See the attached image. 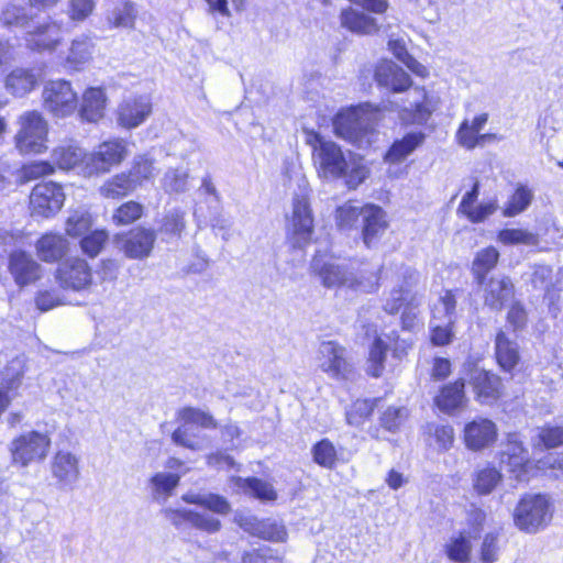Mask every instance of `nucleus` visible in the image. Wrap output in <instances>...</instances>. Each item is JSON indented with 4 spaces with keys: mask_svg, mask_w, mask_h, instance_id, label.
Returning <instances> with one entry per match:
<instances>
[{
    "mask_svg": "<svg viewBox=\"0 0 563 563\" xmlns=\"http://www.w3.org/2000/svg\"><path fill=\"white\" fill-rule=\"evenodd\" d=\"M538 443L551 450L563 445V426L544 424L538 432Z\"/></svg>",
    "mask_w": 563,
    "mask_h": 563,
    "instance_id": "e2e57ef3",
    "label": "nucleus"
},
{
    "mask_svg": "<svg viewBox=\"0 0 563 563\" xmlns=\"http://www.w3.org/2000/svg\"><path fill=\"white\" fill-rule=\"evenodd\" d=\"M360 218V238L367 249H372L389 228L388 214L383 207L373 202L356 207L350 200L335 208L334 219L339 230L356 229Z\"/></svg>",
    "mask_w": 563,
    "mask_h": 563,
    "instance_id": "7ed1b4c3",
    "label": "nucleus"
},
{
    "mask_svg": "<svg viewBox=\"0 0 563 563\" xmlns=\"http://www.w3.org/2000/svg\"><path fill=\"white\" fill-rule=\"evenodd\" d=\"M53 164L56 169L71 170L79 168L84 175V166L88 161L87 152L77 144H63L52 151Z\"/></svg>",
    "mask_w": 563,
    "mask_h": 563,
    "instance_id": "72a5a7b5",
    "label": "nucleus"
},
{
    "mask_svg": "<svg viewBox=\"0 0 563 563\" xmlns=\"http://www.w3.org/2000/svg\"><path fill=\"white\" fill-rule=\"evenodd\" d=\"M467 374L474 400L478 405L495 407L505 401L507 390L499 374L478 367L475 362L467 368Z\"/></svg>",
    "mask_w": 563,
    "mask_h": 563,
    "instance_id": "9b49d317",
    "label": "nucleus"
},
{
    "mask_svg": "<svg viewBox=\"0 0 563 563\" xmlns=\"http://www.w3.org/2000/svg\"><path fill=\"white\" fill-rule=\"evenodd\" d=\"M128 156L126 142L115 137L101 142L97 148L87 153L84 176L91 177L110 173L121 165Z\"/></svg>",
    "mask_w": 563,
    "mask_h": 563,
    "instance_id": "f8f14e48",
    "label": "nucleus"
},
{
    "mask_svg": "<svg viewBox=\"0 0 563 563\" xmlns=\"http://www.w3.org/2000/svg\"><path fill=\"white\" fill-rule=\"evenodd\" d=\"M135 16L134 5L131 2H123L111 12L108 23L110 27H132Z\"/></svg>",
    "mask_w": 563,
    "mask_h": 563,
    "instance_id": "680f3d73",
    "label": "nucleus"
},
{
    "mask_svg": "<svg viewBox=\"0 0 563 563\" xmlns=\"http://www.w3.org/2000/svg\"><path fill=\"white\" fill-rule=\"evenodd\" d=\"M320 369L336 380H347L354 373V364L349 351L338 341L330 340L321 343L319 351Z\"/></svg>",
    "mask_w": 563,
    "mask_h": 563,
    "instance_id": "f3484780",
    "label": "nucleus"
},
{
    "mask_svg": "<svg viewBox=\"0 0 563 563\" xmlns=\"http://www.w3.org/2000/svg\"><path fill=\"white\" fill-rule=\"evenodd\" d=\"M382 398H358L350 405L345 412L346 423L350 426H361L368 421L375 409L378 407Z\"/></svg>",
    "mask_w": 563,
    "mask_h": 563,
    "instance_id": "a18cd8bd",
    "label": "nucleus"
},
{
    "mask_svg": "<svg viewBox=\"0 0 563 563\" xmlns=\"http://www.w3.org/2000/svg\"><path fill=\"white\" fill-rule=\"evenodd\" d=\"M146 214L145 206L136 200H126L112 211V223L118 228L129 227L141 221Z\"/></svg>",
    "mask_w": 563,
    "mask_h": 563,
    "instance_id": "c03bdc74",
    "label": "nucleus"
},
{
    "mask_svg": "<svg viewBox=\"0 0 563 563\" xmlns=\"http://www.w3.org/2000/svg\"><path fill=\"white\" fill-rule=\"evenodd\" d=\"M25 46L33 53H53L64 42L63 23L48 19L24 34Z\"/></svg>",
    "mask_w": 563,
    "mask_h": 563,
    "instance_id": "6ab92c4d",
    "label": "nucleus"
},
{
    "mask_svg": "<svg viewBox=\"0 0 563 563\" xmlns=\"http://www.w3.org/2000/svg\"><path fill=\"white\" fill-rule=\"evenodd\" d=\"M311 273L317 276L325 288L345 287L366 294L376 292L380 286V269H375L365 262L356 269L347 272L324 255H314L311 261Z\"/></svg>",
    "mask_w": 563,
    "mask_h": 563,
    "instance_id": "f03ea898",
    "label": "nucleus"
},
{
    "mask_svg": "<svg viewBox=\"0 0 563 563\" xmlns=\"http://www.w3.org/2000/svg\"><path fill=\"white\" fill-rule=\"evenodd\" d=\"M65 199L62 185L55 181H41L32 188L29 196L31 214L52 218L63 208Z\"/></svg>",
    "mask_w": 563,
    "mask_h": 563,
    "instance_id": "dca6fc26",
    "label": "nucleus"
},
{
    "mask_svg": "<svg viewBox=\"0 0 563 563\" xmlns=\"http://www.w3.org/2000/svg\"><path fill=\"white\" fill-rule=\"evenodd\" d=\"M109 241V232L106 229L89 230L79 240L81 252L89 258H96Z\"/></svg>",
    "mask_w": 563,
    "mask_h": 563,
    "instance_id": "603ef678",
    "label": "nucleus"
},
{
    "mask_svg": "<svg viewBox=\"0 0 563 563\" xmlns=\"http://www.w3.org/2000/svg\"><path fill=\"white\" fill-rule=\"evenodd\" d=\"M284 563V556L268 547L243 552L239 563Z\"/></svg>",
    "mask_w": 563,
    "mask_h": 563,
    "instance_id": "0e129e2a",
    "label": "nucleus"
},
{
    "mask_svg": "<svg viewBox=\"0 0 563 563\" xmlns=\"http://www.w3.org/2000/svg\"><path fill=\"white\" fill-rule=\"evenodd\" d=\"M497 242L503 245L537 246L540 243L539 234L521 228H504L497 232Z\"/></svg>",
    "mask_w": 563,
    "mask_h": 563,
    "instance_id": "8fccbe9b",
    "label": "nucleus"
},
{
    "mask_svg": "<svg viewBox=\"0 0 563 563\" xmlns=\"http://www.w3.org/2000/svg\"><path fill=\"white\" fill-rule=\"evenodd\" d=\"M550 479L563 482V452L550 453L537 462V472Z\"/></svg>",
    "mask_w": 563,
    "mask_h": 563,
    "instance_id": "4d7b16f0",
    "label": "nucleus"
},
{
    "mask_svg": "<svg viewBox=\"0 0 563 563\" xmlns=\"http://www.w3.org/2000/svg\"><path fill=\"white\" fill-rule=\"evenodd\" d=\"M152 112V104L143 97L123 100L115 110L119 126L132 130L141 125Z\"/></svg>",
    "mask_w": 563,
    "mask_h": 563,
    "instance_id": "c85d7f7f",
    "label": "nucleus"
},
{
    "mask_svg": "<svg viewBox=\"0 0 563 563\" xmlns=\"http://www.w3.org/2000/svg\"><path fill=\"white\" fill-rule=\"evenodd\" d=\"M135 190L130 176L125 172L117 173L107 178L98 189L99 195L108 200H121Z\"/></svg>",
    "mask_w": 563,
    "mask_h": 563,
    "instance_id": "a19ab883",
    "label": "nucleus"
},
{
    "mask_svg": "<svg viewBox=\"0 0 563 563\" xmlns=\"http://www.w3.org/2000/svg\"><path fill=\"white\" fill-rule=\"evenodd\" d=\"M532 199L533 192L531 188L527 185L518 184L505 203L501 214L506 218L516 217L528 209Z\"/></svg>",
    "mask_w": 563,
    "mask_h": 563,
    "instance_id": "de8ad7c7",
    "label": "nucleus"
},
{
    "mask_svg": "<svg viewBox=\"0 0 563 563\" xmlns=\"http://www.w3.org/2000/svg\"><path fill=\"white\" fill-rule=\"evenodd\" d=\"M31 20L32 16L21 4L8 3L0 12V24L8 30L24 27Z\"/></svg>",
    "mask_w": 563,
    "mask_h": 563,
    "instance_id": "864d4df0",
    "label": "nucleus"
},
{
    "mask_svg": "<svg viewBox=\"0 0 563 563\" xmlns=\"http://www.w3.org/2000/svg\"><path fill=\"white\" fill-rule=\"evenodd\" d=\"M54 279L63 290L80 292L93 285V269L81 256H68L54 271Z\"/></svg>",
    "mask_w": 563,
    "mask_h": 563,
    "instance_id": "ddd939ff",
    "label": "nucleus"
},
{
    "mask_svg": "<svg viewBox=\"0 0 563 563\" xmlns=\"http://www.w3.org/2000/svg\"><path fill=\"white\" fill-rule=\"evenodd\" d=\"M506 321L514 332L521 331L527 327L529 321L528 311L521 301L515 300L510 303Z\"/></svg>",
    "mask_w": 563,
    "mask_h": 563,
    "instance_id": "69168bd1",
    "label": "nucleus"
},
{
    "mask_svg": "<svg viewBox=\"0 0 563 563\" xmlns=\"http://www.w3.org/2000/svg\"><path fill=\"white\" fill-rule=\"evenodd\" d=\"M499 260L500 253L493 245L485 246L475 253L471 263V274L477 286L486 283L489 273L498 266Z\"/></svg>",
    "mask_w": 563,
    "mask_h": 563,
    "instance_id": "f704fd0d",
    "label": "nucleus"
},
{
    "mask_svg": "<svg viewBox=\"0 0 563 563\" xmlns=\"http://www.w3.org/2000/svg\"><path fill=\"white\" fill-rule=\"evenodd\" d=\"M494 360L499 369L507 374H512L522 364L519 344L503 329H498L495 333Z\"/></svg>",
    "mask_w": 563,
    "mask_h": 563,
    "instance_id": "393cba45",
    "label": "nucleus"
},
{
    "mask_svg": "<svg viewBox=\"0 0 563 563\" xmlns=\"http://www.w3.org/2000/svg\"><path fill=\"white\" fill-rule=\"evenodd\" d=\"M19 130L14 145L21 155H36L46 152L48 125L43 114L36 110L24 112L19 118Z\"/></svg>",
    "mask_w": 563,
    "mask_h": 563,
    "instance_id": "1a4fd4ad",
    "label": "nucleus"
},
{
    "mask_svg": "<svg viewBox=\"0 0 563 563\" xmlns=\"http://www.w3.org/2000/svg\"><path fill=\"white\" fill-rule=\"evenodd\" d=\"M432 401L433 406L445 415L452 416L462 411L468 404L465 379L459 377L441 385Z\"/></svg>",
    "mask_w": 563,
    "mask_h": 563,
    "instance_id": "5701e85b",
    "label": "nucleus"
},
{
    "mask_svg": "<svg viewBox=\"0 0 563 563\" xmlns=\"http://www.w3.org/2000/svg\"><path fill=\"white\" fill-rule=\"evenodd\" d=\"M42 103L53 117L68 118L77 110L78 95L69 80H49L43 88Z\"/></svg>",
    "mask_w": 563,
    "mask_h": 563,
    "instance_id": "4468645a",
    "label": "nucleus"
},
{
    "mask_svg": "<svg viewBox=\"0 0 563 563\" xmlns=\"http://www.w3.org/2000/svg\"><path fill=\"white\" fill-rule=\"evenodd\" d=\"M487 514L479 507L467 511L465 529L453 533L443 544V553L451 563H472L474 541H477L485 529Z\"/></svg>",
    "mask_w": 563,
    "mask_h": 563,
    "instance_id": "423d86ee",
    "label": "nucleus"
},
{
    "mask_svg": "<svg viewBox=\"0 0 563 563\" xmlns=\"http://www.w3.org/2000/svg\"><path fill=\"white\" fill-rule=\"evenodd\" d=\"M340 22L343 29L358 35H371L379 31L376 19L351 7L341 10Z\"/></svg>",
    "mask_w": 563,
    "mask_h": 563,
    "instance_id": "c9c22d12",
    "label": "nucleus"
},
{
    "mask_svg": "<svg viewBox=\"0 0 563 563\" xmlns=\"http://www.w3.org/2000/svg\"><path fill=\"white\" fill-rule=\"evenodd\" d=\"M415 91L420 96V100L412 103L410 108H404L400 117L411 124H426L437 111L440 99L423 86H416Z\"/></svg>",
    "mask_w": 563,
    "mask_h": 563,
    "instance_id": "7c9ffc66",
    "label": "nucleus"
},
{
    "mask_svg": "<svg viewBox=\"0 0 563 563\" xmlns=\"http://www.w3.org/2000/svg\"><path fill=\"white\" fill-rule=\"evenodd\" d=\"M499 462L507 466L511 478L517 482H529L537 476V463L531 460L528 450L527 453L510 455Z\"/></svg>",
    "mask_w": 563,
    "mask_h": 563,
    "instance_id": "37998d69",
    "label": "nucleus"
},
{
    "mask_svg": "<svg viewBox=\"0 0 563 563\" xmlns=\"http://www.w3.org/2000/svg\"><path fill=\"white\" fill-rule=\"evenodd\" d=\"M499 539L500 534L498 531H489L484 534L478 551L481 563H496L499 560Z\"/></svg>",
    "mask_w": 563,
    "mask_h": 563,
    "instance_id": "bf43d9fd",
    "label": "nucleus"
},
{
    "mask_svg": "<svg viewBox=\"0 0 563 563\" xmlns=\"http://www.w3.org/2000/svg\"><path fill=\"white\" fill-rule=\"evenodd\" d=\"M51 473L62 486H70L79 477L78 457L65 450H57L51 460Z\"/></svg>",
    "mask_w": 563,
    "mask_h": 563,
    "instance_id": "2f4dec72",
    "label": "nucleus"
},
{
    "mask_svg": "<svg viewBox=\"0 0 563 563\" xmlns=\"http://www.w3.org/2000/svg\"><path fill=\"white\" fill-rule=\"evenodd\" d=\"M488 121V113L483 112L473 118L472 121L464 119L456 132V143L465 150H474L477 146H482L485 142L494 139L490 133H481Z\"/></svg>",
    "mask_w": 563,
    "mask_h": 563,
    "instance_id": "bb28decb",
    "label": "nucleus"
},
{
    "mask_svg": "<svg viewBox=\"0 0 563 563\" xmlns=\"http://www.w3.org/2000/svg\"><path fill=\"white\" fill-rule=\"evenodd\" d=\"M409 416L406 407H387L379 416V427L387 432L396 433L404 426Z\"/></svg>",
    "mask_w": 563,
    "mask_h": 563,
    "instance_id": "5fc2aeb1",
    "label": "nucleus"
},
{
    "mask_svg": "<svg viewBox=\"0 0 563 563\" xmlns=\"http://www.w3.org/2000/svg\"><path fill=\"white\" fill-rule=\"evenodd\" d=\"M374 80L379 87L387 88L395 93L405 92L412 86L410 76L388 59H382L376 64Z\"/></svg>",
    "mask_w": 563,
    "mask_h": 563,
    "instance_id": "a878e982",
    "label": "nucleus"
},
{
    "mask_svg": "<svg viewBox=\"0 0 563 563\" xmlns=\"http://www.w3.org/2000/svg\"><path fill=\"white\" fill-rule=\"evenodd\" d=\"M376 112L378 108L367 102L343 108L332 119L333 132L356 146L371 143L376 129L369 121L371 115Z\"/></svg>",
    "mask_w": 563,
    "mask_h": 563,
    "instance_id": "20e7f679",
    "label": "nucleus"
},
{
    "mask_svg": "<svg viewBox=\"0 0 563 563\" xmlns=\"http://www.w3.org/2000/svg\"><path fill=\"white\" fill-rule=\"evenodd\" d=\"M413 301L415 294L411 290V283H407L406 285L394 287L390 290L389 297L383 306V310L389 316L402 312V328H406L407 310L413 305Z\"/></svg>",
    "mask_w": 563,
    "mask_h": 563,
    "instance_id": "e433bc0d",
    "label": "nucleus"
},
{
    "mask_svg": "<svg viewBox=\"0 0 563 563\" xmlns=\"http://www.w3.org/2000/svg\"><path fill=\"white\" fill-rule=\"evenodd\" d=\"M93 52V38L81 34L71 41L65 64L71 70H80L85 64L92 59Z\"/></svg>",
    "mask_w": 563,
    "mask_h": 563,
    "instance_id": "4c0bfd02",
    "label": "nucleus"
},
{
    "mask_svg": "<svg viewBox=\"0 0 563 563\" xmlns=\"http://www.w3.org/2000/svg\"><path fill=\"white\" fill-rule=\"evenodd\" d=\"M499 437V430L494 420L476 416L465 422L462 429V441L471 452H483L493 448Z\"/></svg>",
    "mask_w": 563,
    "mask_h": 563,
    "instance_id": "a211bd4d",
    "label": "nucleus"
},
{
    "mask_svg": "<svg viewBox=\"0 0 563 563\" xmlns=\"http://www.w3.org/2000/svg\"><path fill=\"white\" fill-rule=\"evenodd\" d=\"M314 217L307 195H296L286 227V242L292 251L306 250L314 242Z\"/></svg>",
    "mask_w": 563,
    "mask_h": 563,
    "instance_id": "0eeeda50",
    "label": "nucleus"
},
{
    "mask_svg": "<svg viewBox=\"0 0 563 563\" xmlns=\"http://www.w3.org/2000/svg\"><path fill=\"white\" fill-rule=\"evenodd\" d=\"M52 448V439L47 432L30 430L14 437L9 445L11 464L27 467L43 463Z\"/></svg>",
    "mask_w": 563,
    "mask_h": 563,
    "instance_id": "6e6552de",
    "label": "nucleus"
},
{
    "mask_svg": "<svg viewBox=\"0 0 563 563\" xmlns=\"http://www.w3.org/2000/svg\"><path fill=\"white\" fill-rule=\"evenodd\" d=\"M92 219L88 213L75 212L70 214L65 222V235L66 238H81L91 228Z\"/></svg>",
    "mask_w": 563,
    "mask_h": 563,
    "instance_id": "052dcab7",
    "label": "nucleus"
},
{
    "mask_svg": "<svg viewBox=\"0 0 563 563\" xmlns=\"http://www.w3.org/2000/svg\"><path fill=\"white\" fill-rule=\"evenodd\" d=\"M108 97L102 86H89L84 89L77 106V114L81 122L98 123L106 117Z\"/></svg>",
    "mask_w": 563,
    "mask_h": 563,
    "instance_id": "b1692460",
    "label": "nucleus"
},
{
    "mask_svg": "<svg viewBox=\"0 0 563 563\" xmlns=\"http://www.w3.org/2000/svg\"><path fill=\"white\" fill-rule=\"evenodd\" d=\"M4 84L13 96L23 97L36 88L38 80L32 69L14 68L7 75Z\"/></svg>",
    "mask_w": 563,
    "mask_h": 563,
    "instance_id": "79ce46f5",
    "label": "nucleus"
},
{
    "mask_svg": "<svg viewBox=\"0 0 563 563\" xmlns=\"http://www.w3.org/2000/svg\"><path fill=\"white\" fill-rule=\"evenodd\" d=\"M306 143L311 147V157L319 173L335 179L344 178L349 190H355L371 175L369 167L362 157H353L349 163L343 150L335 142L325 140L319 132H306Z\"/></svg>",
    "mask_w": 563,
    "mask_h": 563,
    "instance_id": "f257e3e1",
    "label": "nucleus"
},
{
    "mask_svg": "<svg viewBox=\"0 0 563 563\" xmlns=\"http://www.w3.org/2000/svg\"><path fill=\"white\" fill-rule=\"evenodd\" d=\"M7 266L19 288L35 285L43 276V268L40 261L33 258L25 250L18 249L11 251L8 255Z\"/></svg>",
    "mask_w": 563,
    "mask_h": 563,
    "instance_id": "412c9836",
    "label": "nucleus"
},
{
    "mask_svg": "<svg viewBox=\"0 0 563 563\" xmlns=\"http://www.w3.org/2000/svg\"><path fill=\"white\" fill-rule=\"evenodd\" d=\"M37 261L58 266L71 252V243L63 232L48 230L38 235L34 242Z\"/></svg>",
    "mask_w": 563,
    "mask_h": 563,
    "instance_id": "aec40b11",
    "label": "nucleus"
},
{
    "mask_svg": "<svg viewBox=\"0 0 563 563\" xmlns=\"http://www.w3.org/2000/svg\"><path fill=\"white\" fill-rule=\"evenodd\" d=\"M55 174V165L48 161H32L22 164L20 177L23 183L36 180Z\"/></svg>",
    "mask_w": 563,
    "mask_h": 563,
    "instance_id": "13d9d810",
    "label": "nucleus"
},
{
    "mask_svg": "<svg viewBox=\"0 0 563 563\" xmlns=\"http://www.w3.org/2000/svg\"><path fill=\"white\" fill-rule=\"evenodd\" d=\"M34 303L41 312L63 305V298L55 289H41L35 294Z\"/></svg>",
    "mask_w": 563,
    "mask_h": 563,
    "instance_id": "774afa93",
    "label": "nucleus"
},
{
    "mask_svg": "<svg viewBox=\"0 0 563 563\" xmlns=\"http://www.w3.org/2000/svg\"><path fill=\"white\" fill-rule=\"evenodd\" d=\"M426 140V134L420 131L408 132L402 137L396 139L383 155L385 163L395 165L404 162Z\"/></svg>",
    "mask_w": 563,
    "mask_h": 563,
    "instance_id": "473e14b6",
    "label": "nucleus"
},
{
    "mask_svg": "<svg viewBox=\"0 0 563 563\" xmlns=\"http://www.w3.org/2000/svg\"><path fill=\"white\" fill-rule=\"evenodd\" d=\"M177 419L183 424H196L205 429L218 428V422L210 413L194 407H184L179 409L177 412Z\"/></svg>",
    "mask_w": 563,
    "mask_h": 563,
    "instance_id": "6e6d98bb",
    "label": "nucleus"
},
{
    "mask_svg": "<svg viewBox=\"0 0 563 563\" xmlns=\"http://www.w3.org/2000/svg\"><path fill=\"white\" fill-rule=\"evenodd\" d=\"M428 434L434 439L441 450L446 451L453 446L455 433L451 424L429 426Z\"/></svg>",
    "mask_w": 563,
    "mask_h": 563,
    "instance_id": "338daca9",
    "label": "nucleus"
},
{
    "mask_svg": "<svg viewBox=\"0 0 563 563\" xmlns=\"http://www.w3.org/2000/svg\"><path fill=\"white\" fill-rule=\"evenodd\" d=\"M125 174L130 176L135 189L145 183L153 181L155 178L154 159L146 155H139L133 159L131 168L125 170Z\"/></svg>",
    "mask_w": 563,
    "mask_h": 563,
    "instance_id": "09e8293b",
    "label": "nucleus"
},
{
    "mask_svg": "<svg viewBox=\"0 0 563 563\" xmlns=\"http://www.w3.org/2000/svg\"><path fill=\"white\" fill-rule=\"evenodd\" d=\"M233 483L245 495L256 498L261 501L273 503L278 498V494L274 486L262 478L255 476L234 477Z\"/></svg>",
    "mask_w": 563,
    "mask_h": 563,
    "instance_id": "58836bf2",
    "label": "nucleus"
},
{
    "mask_svg": "<svg viewBox=\"0 0 563 563\" xmlns=\"http://www.w3.org/2000/svg\"><path fill=\"white\" fill-rule=\"evenodd\" d=\"M387 341L379 334H375L368 345L366 356V375L372 378H380L386 368L388 353L393 358L402 360L408 355L411 344L400 339L398 332L393 331Z\"/></svg>",
    "mask_w": 563,
    "mask_h": 563,
    "instance_id": "9d476101",
    "label": "nucleus"
},
{
    "mask_svg": "<svg viewBox=\"0 0 563 563\" xmlns=\"http://www.w3.org/2000/svg\"><path fill=\"white\" fill-rule=\"evenodd\" d=\"M484 305L490 310L500 311L504 309L516 292L515 284L507 275L499 278H486V283L482 285Z\"/></svg>",
    "mask_w": 563,
    "mask_h": 563,
    "instance_id": "c756f323",
    "label": "nucleus"
},
{
    "mask_svg": "<svg viewBox=\"0 0 563 563\" xmlns=\"http://www.w3.org/2000/svg\"><path fill=\"white\" fill-rule=\"evenodd\" d=\"M168 512L175 522L177 520L186 521L196 529L208 533H214L221 528V522L217 518L194 510H168Z\"/></svg>",
    "mask_w": 563,
    "mask_h": 563,
    "instance_id": "49530a36",
    "label": "nucleus"
},
{
    "mask_svg": "<svg viewBox=\"0 0 563 563\" xmlns=\"http://www.w3.org/2000/svg\"><path fill=\"white\" fill-rule=\"evenodd\" d=\"M554 514V505L545 493L522 494L512 510L515 527L528 534H536L550 526Z\"/></svg>",
    "mask_w": 563,
    "mask_h": 563,
    "instance_id": "39448f33",
    "label": "nucleus"
},
{
    "mask_svg": "<svg viewBox=\"0 0 563 563\" xmlns=\"http://www.w3.org/2000/svg\"><path fill=\"white\" fill-rule=\"evenodd\" d=\"M156 231L144 225L117 233L114 242L119 244L120 251L126 258L145 260L153 253L156 243Z\"/></svg>",
    "mask_w": 563,
    "mask_h": 563,
    "instance_id": "2eb2a0df",
    "label": "nucleus"
},
{
    "mask_svg": "<svg viewBox=\"0 0 563 563\" xmlns=\"http://www.w3.org/2000/svg\"><path fill=\"white\" fill-rule=\"evenodd\" d=\"M503 479L501 472L493 464H487L476 471L473 487L478 495H488Z\"/></svg>",
    "mask_w": 563,
    "mask_h": 563,
    "instance_id": "3c124183",
    "label": "nucleus"
},
{
    "mask_svg": "<svg viewBox=\"0 0 563 563\" xmlns=\"http://www.w3.org/2000/svg\"><path fill=\"white\" fill-rule=\"evenodd\" d=\"M244 529L250 536L271 543H286L289 539L285 522L271 517L252 518Z\"/></svg>",
    "mask_w": 563,
    "mask_h": 563,
    "instance_id": "cd10ccee",
    "label": "nucleus"
},
{
    "mask_svg": "<svg viewBox=\"0 0 563 563\" xmlns=\"http://www.w3.org/2000/svg\"><path fill=\"white\" fill-rule=\"evenodd\" d=\"M479 190L481 184L478 180H475L471 189L463 195L456 209L460 217L465 218L473 224L483 223L498 209V201L496 198L477 203Z\"/></svg>",
    "mask_w": 563,
    "mask_h": 563,
    "instance_id": "4be33fe9",
    "label": "nucleus"
},
{
    "mask_svg": "<svg viewBox=\"0 0 563 563\" xmlns=\"http://www.w3.org/2000/svg\"><path fill=\"white\" fill-rule=\"evenodd\" d=\"M342 449L338 448L329 438H322L311 445V457L321 468L334 470L343 460Z\"/></svg>",
    "mask_w": 563,
    "mask_h": 563,
    "instance_id": "ea45409f",
    "label": "nucleus"
}]
</instances>
